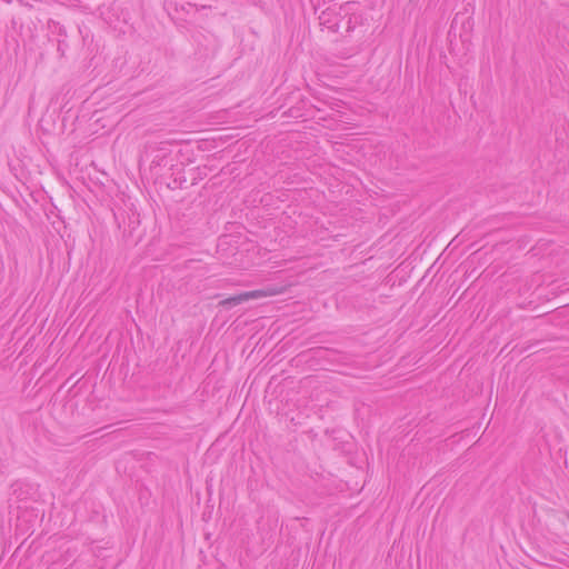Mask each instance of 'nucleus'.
Wrapping results in <instances>:
<instances>
[{
  "mask_svg": "<svg viewBox=\"0 0 569 569\" xmlns=\"http://www.w3.org/2000/svg\"><path fill=\"white\" fill-rule=\"evenodd\" d=\"M277 293H279V291H277L274 289L248 291V292H243V293H240V295H237V296H233L231 298L223 300L222 305L236 306V305L246 302L248 300L271 297V296H276Z\"/></svg>",
  "mask_w": 569,
  "mask_h": 569,
  "instance_id": "1",
  "label": "nucleus"
},
{
  "mask_svg": "<svg viewBox=\"0 0 569 569\" xmlns=\"http://www.w3.org/2000/svg\"><path fill=\"white\" fill-rule=\"evenodd\" d=\"M327 16H329V12H322V14L319 17L321 24H326L328 22Z\"/></svg>",
  "mask_w": 569,
  "mask_h": 569,
  "instance_id": "2",
  "label": "nucleus"
},
{
  "mask_svg": "<svg viewBox=\"0 0 569 569\" xmlns=\"http://www.w3.org/2000/svg\"><path fill=\"white\" fill-rule=\"evenodd\" d=\"M337 27H338V24H337V23H335V24H333V26H331L330 28H331V29H336Z\"/></svg>",
  "mask_w": 569,
  "mask_h": 569,
  "instance_id": "3",
  "label": "nucleus"
},
{
  "mask_svg": "<svg viewBox=\"0 0 569 569\" xmlns=\"http://www.w3.org/2000/svg\"><path fill=\"white\" fill-rule=\"evenodd\" d=\"M568 518H569V513H568Z\"/></svg>",
  "mask_w": 569,
  "mask_h": 569,
  "instance_id": "4",
  "label": "nucleus"
}]
</instances>
